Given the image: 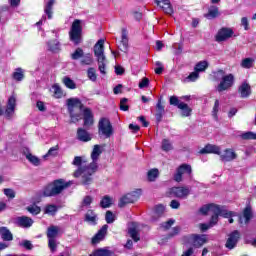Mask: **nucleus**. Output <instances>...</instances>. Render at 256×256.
Returning a JSON list of instances; mask_svg holds the SVG:
<instances>
[{
    "label": "nucleus",
    "mask_w": 256,
    "mask_h": 256,
    "mask_svg": "<svg viewBox=\"0 0 256 256\" xmlns=\"http://www.w3.org/2000/svg\"><path fill=\"white\" fill-rule=\"evenodd\" d=\"M102 153L103 150H101V146L99 144L94 145L91 152L92 162L88 164V167H80L75 170L74 177L79 178L82 176V185H91V183H93V175H95L99 169L97 161H99V157H101Z\"/></svg>",
    "instance_id": "nucleus-1"
},
{
    "label": "nucleus",
    "mask_w": 256,
    "mask_h": 256,
    "mask_svg": "<svg viewBox=\"0 0 256 256\" xmlns=\"http://www.w3.org/2000/svg\"><path fill=\"white\" fill-rule=\"evenodd\" d=\"M67 107L72 123H78V121H81V113L74 112V108L76 107L84 113V127H91V125H93L94 120L91 108H85V105H83V102H81L79 98H69L67 100Z\"/></svg>",
    "instance_id": "nucleus-2"
},
{
    "label": "nucleus",
    "mask_w": 256,
    "mask_h": 256,
    "mask_svg": "<svg viewBox=\"0 0 256 256\" xmlns=\"http://www.w3.org/2000/svg\"><path fill=\"white\" fill-rule=\"evenodd\" d=\"M71 187V182L65 181V179L60 178L48 183L43 189L44 197H57Z\"/></svg>",
    "instance_id": "nucleus-3"
},
{
    "label": "nucleus",
    "mask_w": 256,
    "mask_h": 256,
    "mask_svg": "<svg viewBox=\"0 0 256 256\" xmlns=\"http://www.w3.org/2000/svg\"><path fill=\"white\" fill-rule=\"evenodd\" d=\"M71 187V182L65 181V179L60 178L48 183L43 189L44 197H57Z\"/></svg>",
    "instance_id": "nucleus-4"
},
{
    "label": "nucleus",
    "mask_w": 256,
    "mask_h": 256,
    "mask_svg": "<svg viewBox=\"0 0 256 256\" xmlns=\"http://www.w3.org/2000/svg\"><path fill=\"white\" fill-rule=\"evenodd\" d=\"M214 81H220L217 86L218 93H223V91H228L235 84V76L233 74L225 75V71L223 69H219L213 72Z\"/></svg>",
    "instance_id": "nucleus-5"
},
{
    "label": "nucleus",
    "mask_w": 256,
    "mask_h": 256,
    "mask_svg": "<svg viewBox=\"0 0 256 256\" xmlns=\"http://www.w3.org/2000/svg\"><path fill=\"white\" fill-rule=\"evenodd\" d=\"M94 55L97 58L98 69L101 75H107L105 67H107V57H105V40L99 39L94 45Z\"/></svg>",
    "instance_id": "nucleus-6"
},
{
    "label": "nucleus",
    "mask_w": 256,
    "mask_h": 256,
    "mask_svg": "<svg viewBox=\"0 0 256 256\" xmlns=\"http://www.w3.org/2000/svg\"><path fill=\"white\" fill-rule=\"evenodd\" d=\"M68 35L71 43L74 45L77 46L83 43V26L81 25V20L75 19L72 22Z\"/></svg>",
    "instance_id": "nucleus-7"
},
{
    "label": "nucleus",
    "mask_w": 256,
    "mask_h": 256,
    "mask_svg": "<svg viewBox=\"0 0 256 256\" xmlns=\"http://www.w3.org/2000/svg\"><path fill=\"white\" fill-rule=\"evenodd\" d=\"M231 213H234L235 215H232L230 217H224V219H228V223L232 224L235 223V220L233 219V217H238V223L239 225H249V223L251 222V219H253V211L251 210V207L247 206L246 208H244L243 210V215L238 214L235 211H230ZM243 218H244V222H243Z\"/></svg>",
    "instance_id": "nucleus-8"
},
{
    "label": "nucleus",
    "mask_w": 256,
    "mask_h": 256,
    "mask_svg": "<svg viewBox=\"0 0 256 256\" xmlns=\"http://www.w3.org/2000/svg\"><path fill=\"white\" fill-rule=\"evenodd\" d=\"M46 237L48 239V249L51 253L57 251V237H59V226L51 225L47 228Z\"/></svg>",
    "instance_id": "nucleus-9"
},
{
    "label": "nucleus",
    "mask_w": 256,
    "mask_h": 256,
    "mask_svg": "<svg viewBox=\"0 0 256 256\" xmlns=\"http://www.w3.org/2000/svg\"><path fill=\"white\" fill-rule=\"evenodd\" d=\"M168 197H175L176 199H187L191 195V189L188 186H174L169 188Z\"/></svg>",
    "instance_id": "nucleus-10"
},
{
    "label": "nucleus",
    "mask_w": 256,
    "mask_h": 256,
    "mask_svg": "<svg viewBox=\"0 0 256 256\" xmlns=\"http://www.w3.org/2000/svg\"><path fill=\"white\" fill-rule=\"evenodd\" d=\"M142 190L137 189L136 191H132L120 198L118 203V207L123 208L125 205H129L130 203H135L139 201V197H141Z\"/></svg>",
    "instance_id": "nucleus-11"
},
{
    "label": "nucleus",
    "mask_w": 256,
    "mask_h": 256,
    "mask_svg": "<svg viewBox=\"0 0 256 256\" xmlns=\"http://www.w3.org/2000/svg\"><path fill=\"white\" fill-rule=\"evenodd\" d=\"M98 130L99 133H102L106 137V139H109L111 135H113V125L111 124V121L107 118H101L98 123Z\"/></svg>",
    "instance_id": "nucleus-12"
},
{
    "label": "nucleus",
    "mask_w": 256,
    "mask_h": 256,
    "mask_svg": "<svg viewBox=\"0 0 256 256\" xmlns=\"http://www.w3.org/2000/svg\"><path fill=\"white\" fill-rule=\"evenodd\" d=\"M191 175V173H193V169L191 168V165L189 164H182L180 165L177 170L176 173L174 174V181H176V183H181V181H183V175Z\"/></svg>",
    "instance_id": "nucleus-13"
},
{
    "label": "nucleus",
    "mask_w": 256,
    "mask_h": 256,
    "mask_svg": "<svg viewBox=\"0 0 256 256\" xmlns=\"http://www.w3.org/2000/svg\"><path fill=\"white\" fill-rule=\"evenodd\" d=\"M235 32L231 28L227 27H222L218 30L216 36H215V41L217 43H223V41H227L228 39H231Z\"/></svg>",
    "instance_id": "nucleus-14"
},
{
    "label": "nucleus",
    "mask_w": 256,
    "mask_h": 256,
    "mask_svg": "<svg viewBox=\"0 0 256 256\" xmlns=\"http://www.w3.org/2000/svg\"><path fill=\"white\" fill-rule=\"evenodd\" d=\"M239 239H241V232L239 230H234L228 235V239L226 241L227 249H235L237 247V243H239Z\"/></svg>",
    "instance_id": "nucleus-15"
},
{
    "label": "nucleus",
    "mask_w": 256,
    "mask_h": 256,
    "mask_svg": "<svg viewBox=\"0 0 256 256\" xmlns=\"http://www.w3.org/2000/svg\"><path fill=\"white\" fill-rule=\"evenodd\" d=\"M156 112H155V118L156 123L159 125L161 121H163V116L165 115V105H163V96H160L156 103Z\"/></svg>",
    "instance_id": "nucleus-16"
},
{
    "label": "nucleus",
    "mask_w": 256,
    "mask_h": 256,
    "mask_svg": "<svg viewBox=\"0 0 256 256\" xmlns=\"http://www.w3.org/2000/svg\"><path fill=\"white\" fill-rule=\"evenodd\" d=\"M210 211L218 217H231L235 215V213L229 212V210L221 209V206L217 204H210Z\"/></svg>",
    "instance_id": "nucleus-17"
},
{
    "label": "nucleus",
    "mask_w": 256,
    "mask_h": 256,
    "mask_svg": "<svg viewBox=\"0 0 256 256\" xmlns=\"http://www.w3.org/2000/svg\"><path fill=\"white\" fill-rule=\"evenodd\" d=\"M107 229H109V226L105 224L101 227L100 230H98V232L92 237V245H97L105 239V235H107Z\"/></svg>",
    "instance_id": "nucleus-18"
},
{
    "label": "nucleus",
    "mask_w": 256,
    "mask_h": 256,
    "mask_svg": "<svg viewBox=\"0 0 256 256\" xmlns=\"http://www.w3.org/2000/svg\"><path fill=\"white\" fill-rule=\"evenodd\" d=\"M154 3L158 7L162 8V11L167 15H173V5H171V0H154Z\"/></svg>",
    "instance_id": "nucleus-19"
},
{
    "label": "nucleus",
    "mask_w": 256,
    "mask_h": 256,
    "mask_svg": "<svg viewBox=\"0 0 256 256\" xmlns=\"http://www.w3.org/2000/svg\"><path fill=\"white\" fill-rule=\"evenodd\" d=\"M220 160L224 163H229V161H234V159H237V153L233 151L231 148H227L224 150V154H221L220 152Z\"/></svg>",
    "instance_id": "nucleus-20"
},
{
    "label": "nucleus",
    "mask_w": 256,
    "mask_h": 256,
    "mask_svg": "<svg viewBox=\"0 0 256 256\" xmlns=\"http://www.w3.org/2000/svg\"><path fill=\"white\" fill-rule=\"evenodd\" d=\"M122 35H121V41L119 44L120 51H127L129 47V32L127 31V28H122Z\"/></svg>",
    "instance_id": "nucleus-21"
},
{
    "label": "nucleus",
    "mask_w": 256,
    "mask_h": 256,
    "mask_svg": "<svg viewBox=\"0 0 256 256\" xmlns=\"http://www.w3.org/2000/svg\"><path fill=\"white\" fill-rule=\"evenodd\" d=\"M76 137L78 141H81L82 143H89V141L92 139L91 134L85 130V128H78Z\"/></svg>",
    "instance_id": "nucleus-22"
},
{
    "label": "nucleus",
    "mask_w": 256,
    "mask_h": 256,
    "mask_svg": "<svg viewBox=\"0 0 256 256\" xmlns=\"http://www.w3.org/2000/svg\"><path fill=\"white\" fill-rule=\"evenodd\" d=\"M16 105H17V100L15 99V96H11L8 99L7 108L5 110V116L7 117V119H11V115H13V113H15Z\"/></svg>",
    "instance_id": "nucleus-23"
},
{
    "label": "nucleus",
    "mask_w": 256,
    "mask_h": 256,
    "mask_svg": "<svg viewBox=\"0 0 256 256\" xmlns=\"http://www.w3.org/2000/svg\"><path fill=\"white\" fill-rule=\"evenodd\" d=\"M201 155L213 153L214 155H221V147L217 145L207 144L200 150Z\"/></svg>",
    "instance_id": "nucleus-24"
},
{
    "label": "nucleus",
    "mask_w": 256,
    "mask_h": 256,
    "mask_svg": "<svg viewBox=\"0 0 256 256\" xmlns=\"http://www.w3.org/2000/svg\"><path fill=\"white\" fill-rule=\"evenodd\" d=\"M238 93H240L241 99H247L251 95V86L244 82L239 86Z\"/></svg>",
    "instance_id": "nucleus-25"
},
{
    "label": "nucleus",
    "mask_w": 256,
    "mask_h": 256,
    "mask_svg": "<svg viewBox=\"0 0 256 256\" xmlns=\"http://www.w3.org/2000/svg\"><path fill=\"white\" fill-rule=\"evenodd\" d=\"M17 224L19 227H23L24 229H29L33 225V219L28 216H21L17 218Z\"/></svg>",
    "instance_id": "nucleus-26"
},
{
    "label": "nucleus",
    "mask_w": 256,
    "mask_h": 256,
    "mask_svg": "<svg viewBox=\"0 0 256 256\" xmlns=\"http://www.w3.org/2000/svg\"><path fill=\"white\" fill-rule=\"evenodd\" d=\"M193 245L197 249L203 247L204 243H207V237L205 235L193 234L192 235Z\"/></svg>",
    "instance_id": "nucleus-27"
},
{
    "label": "nucleus",
    "mask_w": 256,
    "mask_h": 256,
    "mask_svg": "<svg viewBox=\"0 0 256 256\" xmlns=\"http://www.w3.org/2000/svg\"><path fill=\"white\" fill-rule=\"evenodd\" d=\"M84 221L86 223H91L92 225H97V213H95V210H87L86 214L84 215Z\"/></svg>",
    "instance_id": "nucleus-28"
},
{
    "label": "nucleus",
    "mask_w": 256,
    "mask_h": 256,
    "mask_svg": "<svg viewBox=\"0 0 256 256\" xmlns=\"http://www.w3.org/2000/svg\"><path fill=\"white\" fill-rule=\"evenodd\" d=\"M154 213L156 216L151 217L152 223H155L159 217H163V213H165V206L163 204H157L154 206Z\"/></svg>",
    "instance_id": "nucleus-29"
},
{
    "label": "nucleus",
    "mask_w": 256,
    "mask_h": 256,
    "mask_svg": "<svg viewBox=\"0 0 256 256\" xmlns=\"http://www.w3.org/2000/svg\"><path fill=\"white\" fill-rule=\"evenodd\" d=\"M47 45L48 51H51V53H59V51H61V43L57 39L48 41Z\"/></svg>",
    "instance_id": "nucleus-30"
},
{
    "label": "nucleus",
    "mask_w": 256,
    "mask_h": 256,
    "mask_svg": "<svg viewBox=\"0 0 256 256\" xmlns=\"http://www.w3.org/2000/svg\"><path fill=\"white\" fill-rule=\"evenodd\" d=\"M115 253L107 248H99L93 251L89 256H113Z\"/></svg>",
    "instance_id": "nucleus-31"
},
{
    "label": "nucleus",
    "mask_w": 256,
    "mask_h": 256,
    "mask_svg": "<svg viewBox=\"0 0 256 256\" xmlns=\"http://www.w3.org/2000/svg\"><path fill=\"white\" fill-rule=\"evenodd\" d=\"M0 235L3 241H13V234L7 227H0Z\"/></svg>",
    "instance_id": "nucleus-32"
},
{
    "label": "nucleus",
    "mask_w": 256,
    "mask_h": 256,
    "mask_svg": "<svg viewBox=\"0 0 256 256\" xmlns=\"http://www.w3.org/2000/svg\"><path fill=\"white\" fill-rule=\"evenodd\" d=\"M111 205H113V198L109 195L103 196L102 199L100 200V207L102 209H109Z\"/></svg>",
    "instance_id": "nucleus-33"
},
{
    "label": "nucleus",
    "mask_w": 256,
    "mask_h": 256,
    "mask_svg": "<svg viewBox=\"0 0 256 256\" xmlns=\"http://www.w3.org/2000/svg\"><path fill=\"white\" fill-rule=\"evenodd\" d=\"M206 19H217L219 17V8L217 6H212L211 9L208 10V13L204 15Z\"/></svg>",
    "instance_id": "nucleus-34"
},
{
    "label": "nucleus",
    "mask_w": 256,
    "mask_h": 256,
    "mask_svg": "<svg viewBox=\"0 0 256 256\" xmlns=\"http://www.w3.org/2000/svg\"><path fill=\"white\" fill-rule=\"evenodd\" d=\"M179 109L182 110V117H191V113H193V109L185 102H181Z\"/></svg>",
    "instance_id": "nucleus-35"
},
{
    "label": "nucleus",
    "mask_w": 256,
    "mask_h": 256,
    "mask_svg": "<svg viewBox=\"0 0 256 256\" xmlns=\"http://www.w3.org/2000/svg\"><path fill=\"white\" fill-rule=\"evenodd\" d=\"M53 5H55V0H49L45 6L44 12L48 19H53Z\"/></svg>",
    "instance_id": "nucleus-36"
},
{
    "label": "nucleus",
    "mask_w": 256,
    "mask_h": 256,
    "mask_svg": "<svg viewBox=\"0 0 256 256\" xmlns=\"http://www.w3.org/2000/svg\"><path fill=\"white\" fill-rule=\"evenodd\" d=\"M14 81H23L25 79V73L22 68H16L15 72L12 74Z\"/></svg>",
    "instance_id": "nucleus-37"
},
{
    "label": "nucleus",
    "mask_w": 256,
    "mask_h": 256,
    "mask_svg": "<svg viewBox=\"0 0 256 256\" xmlns=\"http://www.w3.org/2000/svg\"><path fill=\"white\" fill-rule=\"evenodd\" d=\"M62 82L65 85V87H67V89H77V84L75 83V81H73V79H71L68 76H65L62 79Z\"/></svg>",
    "instance_id": "nucleus-38"
},
{
    "label": "nucleus",
    "mask_w": 256,
    "mask_h": 256,
    "mask_svg": "<svg viewBox=\"0 0 256 256\" xmlns=\"http://www.w3.org/2000/svg\"><path fill=\"white\" fill-rule=\"evenodd\" d=\"M26 159L29 161V163H31L35 167H39V165H41V159H39V157H37L31 153H28L26 155Z\"/></svg>",
    "instance_id": "nucleus-39"
},
{
    "label": "nucleus",
    "mask_w": 256,
    "mask_h": 256,
    "mask_svg": "<svg viewBox=\"0 0 256 256\" xmlns=\"http://www.w3.org/2000/svg\"><path fill=\"white\" fill-rule=\"evenodd\" d=\"M208 67H209V62H207V61H200L194 67V71H197L198 73H203V71L207 70Z\"/></svg>",
    "instance_id": "nucleus-40"
},
{
    "label": "nucleus",
    "mask_w": 256,
    "mask_h": 256,
    "mask_svg": "<svg viewBox=\"0 0 256 256\" xmlns=\"http://www.w3.org/2000/svg\"><path fill=\"white\" fill-rule=\"evenodd\" d=\"M148 181L153 182L156 181L157 177H159V169L153 168L147 173Z\"/></svg>",
    "instance_id": "nucleus-41"
},
{
    "label": "nucleus",
    "mask_w": 256,
    "mask_h": 256,
    "mask_svg": "<svg viewBox=\"0 0 256 256\" xmlns=\"http://www.w3.org/2000/svg\"><path fill=\"white\" fill-rule=\"evenodd\" d=\"M241 139H243L244 141H255L256 140V133L248 131V132H244L240 135Z\"/></svg>",
    "instance_id": "nucleus-42"
},
{
    "label": "nucleus",
    "mask_w": 256,
    "mask_h": 256,
    "mask_svg": "<svg viewBox=\"0 0 256 256\" xmlns=\"http://www.w3.org/2000/svg\"><path fill=\"white\" fill-rule=\"evenodd\" d=\"M52 89L54 90V97H55V99H62V97H63V89H61V86H59V84H54L52 86Z\"/></svg>",
    "instance_id": "nucleus-43"
},
{
    "label": "nucleus",
    "mask_w": 256,
    "mask_h": 256,
    "mask_svg": "<svg viewBox=\"0 0 256 256\" xmlns=\"http://www.w3.org/2000/svg\"><path fill=\"white\" fill-rule=\"evenodd\" d=\"M83 55H85V53L83 52V48H77L74 53L71 54V59L73 61H77L81 58H83Z\"/></svg>",
    "instance_id": "nucleus-44"
},
{
    "label": "nucleus",
    "mask_w": 256,
    "mask_h": 256,
    "mask_svg": "<svg viewBox=\"0 0 256 256\" xmlns=\"http://www.w3.org/2000/svg\"><path fill=\"white\" fill-rule=\"evenodd\" d=\"M81 65H93V55L91 54H84L81 61Z\"/></svg>",
    "instance_id": "nucleus-45"
},
{
    "label": "nucleus",
    "mask_w": 256,
    "mask_h": 256,
    "mask_svg": "<svg viewBox=\"0 0 256 256\" xmlns=\"http://www.w3.org/2000/svg\"><path fill=\"white\" fill-rule=\"evenodd\" d=\"M253 63H255L253 58H245L241 62V67H243V69H251V67H253Z\"/></svg>",
    "instance_id": "nucleus-46"
},
{
    "label": "nucleus",
    "mask_w": 256,
    "mask_h": 256,
    "mask_svg": "<svg viewBox=\"0 0 256 256\" xmlns=\"http://www.w3.org/2000/svg\"><path fill=\"white\" fill-rule=\"evenodd\" d=\"M87 77L90 79V81H97V70L93 67L88 68Z\"/></svg>",
    "instance_id": "nucleus-47"
},
{
    "label": "nucleus",
    "mask_w": 256,
    "mask_h": 256,
    "mask_svg": "<svg viewBox=\"0 0 256 256\" xmlns=\"http://www.w3.org/2000/svg\"><path fill=\"white\" fill-rule=\"evenodd\" d=\"M129 235H130L131 239H133V241H135V243H137L138 241H141V236H139V232L137 231L136 228H130Z\"/></svg>",
    "instance_id": "nucleus-48"
},
{
    "label": "nucleus",
    "mask_w": 256,
    "mask_h": 256,
    "mask_svg": "<svg viewBox=\"0 0 256 256\" xmlns=\"http://www.w3.org/2000/svg\"><path fill=\"white\" fill-rule=\"evenodd\" d=\"M115 219H116L115 214L112 211L107 210L105 214L106 223H108V225H111V223H115Z\"/></svg>",
    "instance_id": "nucleus-49"
},
{
    "label": "nucleus",
    "mask_w": 256,
    "mask_h": 256,
    "mask_svg": "<svg viewBox=\"0 0 256 256\" xmlns=\"http://www.w3.org/2000/svg\"><path fill=\"white\" fill-rule=\"evenodd\" d=\"M26 209L28 213H31V215H39V213H41V207L37 205L28 206Z\"/></svg>",
    "instance_id": "nucleus-50"
},
{
    "label": "nucleus",
    "mask_w": 256,
    "mask_h": 256,
    "mask_svg": "<svg viewBox=\"0 0 256 256\" xmlns=\"http://www.w3.org/2000/svg\"><path fill=\"white\" fill-rule=\"evenodd\" d=\"M72 164L78 167V169H81V167H89V165H83V158H81V156H75Z\"/></svg>",
    "instance_id": "nucleus-51"
},
{
    "label": "nucleus",
    "mask_w": 256,
    "mask_h": 256,
    "mask_svg": "<svg viewBox=\"0 0 256 256\" xmlns=\"http://www.w3.org/2000/svg\"><path fill=\"white\" fill-rule=\"evenodd\" d=\"M162 151H171L173 149V145L169 141V139H163L162 140V146H161Z\"/></svg>",
    "instance_id": "nucleus-52"
},
{
    "label": "nucleus",
    "mask_w": 256,
    "mask_h": 256,
    "mask_svg": "<svg viewBox=\"0 0 256 256\" xmlns=\"http://www.w3.org/2000/svg\"><path fill=\"white\" fill-rule=\"evenodd\" d=\"M57 151H59V145H56V146H54V147H51L49 150H48V152L46 153V155H44V159L46 158V157H56V155H57Z\"/></svg>",
    "instance_id": "nucleus-53"
},
{
    "label": "nucleus",
    "mask_w": 256,
    "mask_h": 256,
    "mask_svg": "<svg viewBox=\"0 0 256 256\" xmlns=\"http://www.w3.org/2000/svg\"><path fill=\"white\" fill-rule=\"evenodd\" d=\"M91 203H93V197L92 196H85L81 202V207H90Z\"/></svg>",
    "instance_id": "nucleus-54"
},
{
    "label": "nucleus",
    "mask_w": 256,
    "mask_h": 256,
    "mask_svg": "<svg viewBox=\"0 0 256 256\" xmlns=\"http://www.w3.org/2000/svg\"><path fill=\"white\" fill-rule=\"evenodd\" d=\"M169 103L173 107H177L179 109V106L181 105V100H179V97H177V96H171L169 98Z\"/></svg>",
    "instance_id": "nucleus-55"
},
{
    "label": "nucleus",
    "mask_w": 256,
    "mask_h": 256,
    "mask_svg": "<svg viewBox=\"0 0 256 256\" xmlns=\"http://www.w3.org/2000/svg\"><path fill=\"white\" fill-rule=\"evenodd\" d=\"M218 113H219V100L216 99L212 109V117H214L216 120L219 119V116L217 115Z\"/></svg>",
    "instance_id": "nucleus-56"
},
{
    "label": "nucleus",
    "mask_w": 256,
    "mask_h": 256,
    "mask_svg": "<svg viewBox=\"0 0 256 256\" xmlns=\"http://www.w3.org/2000/svg\"><path fill=\"white\" fill-rule=\"evenodd\" d=\"M199 79V74L197 70H194V72H191L188 77L186 78V81H190L191 83H195Z\"/></svg>",
    "instance_id": "nucleus-57"
},
{
    "label": "nucleus",
    "mask_w": 256,
    "mask_h": 256,
    "mask_svg": "<svg viewBox=\"0 0 256 256\" xmlns=\"http://www.w3.org/2000/svg\"><path fill=\"white\" fill-rule=\"evenodd\" d=\"M3 193L6 197H8V199H15V190L11 188H5Z\"/></svg>",
    "instance_id": "nucleus-58"
},
{
    "label": "nucleus",
    "mask_w": 256,
    "mask_h": 256,
    "mask_svg": "<svg viewBox=\"0 0 256 256\" xmlns=\"http://www.w3.org/2000/svg\"><path fill=\"white\" fill-rule=\"evenodd\" d=\"M127 98H122L120 100V111H129V105H127Z\"/></svg>",
    "instance_id": "nucleus-59"
},
{
    "label": "nucleus",
    "mask_w": 256,
    "mask_h": 256,
    "mask_svg": "<svg viewBox=\"0 0 256 256\" xmlns=\"http://www.w3.org/2000/svg\"><path fill=\"white\" fill-rule=\"evenodd\" d=\"M45 213H57V206L49 204L45 208Z\"/></svg>",
    "instance_id": "nucleus-60"
},
{
    "label": "nucleus",
    "mask_w": 256,
    "mask_h": 256,
    "mask_svg": "<svg viewBox=\"0 0 256 256\" xmlns=\"http://www.w3.org/2000/svg\"><path fill=\"white\" fill-rule=\"evenodd\" d=\"M138 87L140 89H145V87H149V78L144 77L141 82L139 83Z\"/></svg>",
    "instance_id": "nucleus-61"
},
{
    "label": "nucleus",
    "mask_w": 256,
    "mask_h": 256,
    "mask_svg": "<svg viewBox=\"0 0 256 256\" xmlns=\"http://www.w3.org/2000/svg\"><path fill=\"white\" fill-rule=\"evenodd\" d=\"M241 25L244 27L245 31H249V19L247 17L241 18Z\"/></svg>",
    "instance_id": "nucleus-62"
},
{
    "label": "nucleus",
    "mask_w": 256,
    "mask_h": 256,
    "mask_svg": "<svg viewBox=\"0 0 256 256\" xmlns=\"http://www.w3.org/2000/svg\"><path fill=\"white\" fill-rule=\"evenodd\" d=\"M200 213L202 215H207L209 213V211H211V204H208V205H205V206H202L200 209H199Z\"/></svg>",
    "instance_id": "nucleus-63"
},
{
    "label": "nucleus",
    "mask_w": 256,
    "mask_h": 256,
    "mask_svg": "<svg viewBox=\"0 0 256 256\" xmlns=\"http://www.w3.org/2000/svg\"><path fill=\"white\" fill-rule=\"evenodd\" d=\"M174 224H175V220L169 219L168 221H166V222H164V223L162 224V227H163L164 229H171V226H173Z\"/></svg>",
    "instance_id": "nucleus-64"
}]
</instances>
